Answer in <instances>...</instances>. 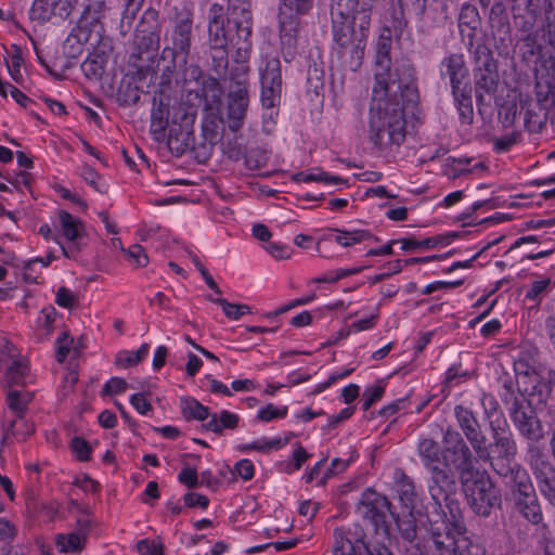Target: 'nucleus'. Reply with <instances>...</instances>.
<instances>
[{"mask_svg": "<svg viewBox=\"0 0 555 555\" xmlns=\"http://www.w3.org/2000/svg\"><path fill=\"white\" fill-rule=\"evenodd\" d=\"M128 387L126 379L120 377H112L103 387L102 393L104 396H112L115 393L124 392Z\"/></svg>", "mask_w": 555, "mask_h": 555, "instance_id": "obj_64", "label": "nucleus"}, {"mask_svg": "<svg viewBox=\"0 0 555 555\" xmlns=\"http://www.w3.org/2000/svg\"><path fill=\"white\" fill-rule=\"evenodd\" d=\"M160 43V25L155 9L145 10L135 26L130 47L129 66L140 79L153 75L158 66L156 60Z\"/></svg>", "mask_w": 555, "mask_h": 555, "instance_id": "obj_5", "label": "nucleus"}, {"mask_svg": "<svg viewBox=\"0 0 555 555\" xmlns=\"http://www.w3.org/2000/svg\"><path fill=\"white\" fill-rule=\"evenodd\" d=\"M86 538L82 533L77 531L70 532L68 534H60L56 538V544L61 552H75L81 550Z\"/></svg>", "mask_w": 555, "mask_h": 555, "instance_id": "obj_43", "label": "nucleus"}, {"mask_svg": "<svg viewBox=\"0 0 555 555\" xmlns=\"http://www.w3.org/2000/svg\"><path fill=\"white\" fill-rule=\"evenodd\" d=\"M209 301L221 306L224 314L232 320H238L243 314L250 312V307L242 304H231L223 298L206 297Z\"/></svg>", "mask_w": 555, "mask_h": 555, "instance_id": "obj_42", "label": "nucleus"}, {"mask_svg": "<svg viewBox=\"0 0 555 555\" xmlns=\"http://www.w3.org/2000/svg\"><path fill=\"white\" fill-rule=\"evenodd\" d=\"M472 88L465 83L464 89L460 90V94L453 95L461 124L472 125L474 121V108L470 96Z\"/></svg>", "mask_w": 555, "mask_h": 555, "instance_id": "obj_33", "label": "nucleus"}, {"mask_svg": "<svg viewBox=\"0 0 555 555\" xmlns=\"http://www.w3.org/2000/svg\"><path fill=\"white\" fill-rule=\"evenodd\" d=\"M118 101L122 105H134L140 101V93L137 86L132 83L121 85L118 90Z\"/></svg>", "mask_w": 555, "mask_h": 555, "instance_id": "obj_53", "label": "nucleus"}, {"mask_svg": "<svg viewBox=\"0 0 555 555\" xmlns=\"http://www.w3.org/2000/svg\"><path fill=\"white\" fill-rule=\"evenodd\" d=\"M338 234L335 236V242L344 247H349L363 241L373 238V235L366 230L346 231L334 229Z\"/></svg>", "mask_w": 555, "mask_h": 555, "instance_id": "obj_40", "label": "nucleus"}, {"mask_svg": "<svg viewBox=\"0 0 555 555\" xmlns=\"http://www.w3.org/2000/svg\"><path fill=\"white\" fill-rule=\"evenodd\" d=\"M212 57V67L216 75L221 78L228 72V50L227 48H210Z\"/></svg>", "mask_w": 555, "mask_h": 555, "instance_id": "obj_50", "label": "nucleus"}, {"mask_svg": "<svg viewBox=\"0 0 555 555\" xmlns=\"http://www.w3.org/2000/svg\"><path fill=\"white\" fill-rule=\"evenodd\" d=\"M461 512L452 517V529L430 534L436 555H485L483 547L465 535Z\"/></svg>", "mask_w": 555, "mask_h": 555, "instance_id": "obj_9", "label": "nucleus"}, {"mask_svg": "<svg viewBox=\"0 0 555 555\" xmlns=\"http://www.w3.org/2000/svg\"><path fill=\"white\" fill-rule=\"evenodd\" d=\"M280 17V37L283 47L293 49L297 41L298 21L297 16L279 15Z\"/></svg>", "mask_w": 555, "mask_h": 555, "instance_id": "obj_34", "label": "nucleus"}, {"mask_svg": "<svg viewBox=\"0 0 555 555\" xmlns=\"http://www.w3.org/2000/svg\"><path fill=\"white\" fill-rule=\"evenodd\" d=\"M181 411L186 420L205 421L209 416V408L203 405L199 401L194 398H184L181 400Z\"/></svg>", "mask_w": 555, "mask_h": 555, "instance_id": "obj_37", "label": "nucleus"}, {"mask_svg": "<svg viewBox=\"0 0 555 555\" xmlns=\"http://www.w3.org/2000/svg\"><path fill=\"white\" fill-rule=\"evenodd\" d=\"M55 302L63 308L73 309L78 304L76 295L68 288L62 286L57 289Z\"/></svg>", "mask_w": 555, "mask_h": 555, "instance_id": "obj_56", "label": "nucleus"}, {"mask_svg": "<svg viewBox=\"0 0 555 555\" xmlns=\"http://www.w3.org/2000/svg\"><path fill=\"white\" fill-rule=\"evenodd\" d=\"M486 416L491 421L495 415L500 414L499 402L495 397L491 393H482L480 399Z\"/></svg>", "mask_w": 555, "mask_h": 555, "instance_id": "obj_59", "label": "nucleus"}, {"mask_svg": "<svg viewBox=\"0 0 555 555\" xmlns=\"http://www.w3.org/2000/svg\"><path fill=\"white\" fill-rule=\"evenodd\" d=\"M401 538L414 543L417 537V519L414 509H404L400 515H393Z\"/></svg>", "mask_w": 555, "mask_h": 555, "instance_id": "obj_31", "label": "nucleus"}, {"mask_svg": "<svg viewBox=\"0 0 555 555\" xmlns=\"http://www.w3.org/2000/svg\"><path fill=\"white\" fill-rule=\"evenodd\" d=\"M193 38V20L190 14L178 15L169 38V44L162 51V60H170L165 73H173L177 67L185 66Z\"/></svg>", "mask_w": 555, "mask_h": 555, "instance_id": "obj_8", "label": "nucleus"}, {"mask_svg": "<svg viewBox=\"0 0 555 555\" xmlns=\"http://www.w3.org/2000/svg\"><path fill=\"white\" fill-rule=\"evenodd\" d=\"M555 385V371L546 366L530 373L528 379L519 382L518 390L531 401L535 398L537 403L544 402Z\"/></svg>", "mask_w": 555, "mask_h": 555, "instance_id": "obj_17", "label": "nucleus"}, {"mask_svg": "<svg viewBox=\"0 0 555 555\" xmlns=\"http://www.w3.org/2000/svg\"><path fill=\"white\" fill-rule=\"evenodd\" d=\"M238 416L229 411H222L220 415L212 414L210 421L205 424V428L215 434L221 435L223 429H234L238 425Z\"/></svg>", "mask_w": 555, "mask_h": 555, "instance_id": "obj_35", "label": "nucleus"}, {"mask_svg": "<svg viewBox=\"0 0 555 555\" xmlns=\"http://www.w3.org/2000/svg\"><path fill=\"white\" fill-rule=\"evenodd\" d=\"M550 284L551 279L548 278L532 282L526 293V298L534 301L535 304H540L543 294L547 292Z\"/></svg>", "mask_w": 555, "mask_h": 555, "instance_id": "obj_54", "label": "nucleus"}, {"mask_svg": "<svg viewBox=\"0 0 555 555\" xmlns=\"http://www.w3.org/2000/svg\"><path fill=\"white\" fill-rule=\"evenodd\" d=\"M417 454L426 470L442 464V451L437 441L423 438L417 444Z\"/></svg>", "mask_w": 555, "mask_h": 555, "instance_id": "obj_29", "label": "nucleus"}, {"mask_svg": "<svg viewBox=\"0 0 555 555\" xmlns=\"http://www.w3.org/2000/svg\"><path fill=\"white\" fill-rule=\"evenodd\" d=\"M122 12L119 23V34L124 38L127 37L131 30L138 12L141 10L144 1L142 0H121Z\"/></svg>", "mask_w": 555, "mask_h": 555, "instance_id": "obj_32", "label": "nucleus"}, {"mask_svg": "<svg viewBox=\"0 0 555 555\" xmlns=\"http://www.w3.org/2000/svg\"><path fill=\"white\" fill-rule=\"evenodd\" d=\"M474 69L475 92L479 104L486 103V98H492L498 89L499 73L496 62L492 56V52L485 44H478L475 49Z\"/></svg>", "mask_w": 555, "mask_h": 555, "instance_id": "obj_11", "label": "nucleus"}, {"mask_svg": "<svg viewBox=\"0 0 555 555\" xmlns=\"http://www.w3.org/2000/svg\"><path fill=\"white\" fill-rule=\"evenodd\" d=\"M520 132L513 131L511 133L504 134L502 137H493L491 138V142L493 144L494 150L498 153H504L509 151V149L519 142Z\"/></svg>", "mask_w": 555, "mask_h": 555, "instance_id": "obj_52", "label": "nucleus"}, {"mask_svg": "<svg viewBox=\"0 0 555 555\" xmlns=\"http://www.w3.org/2000/svg\"><path fill=\"white\" fill-rule=\"evenodd\" d=\"M374 3L364 0L332 1V33L336 52L343 64L353 72L361 66L364 57Z\"/></svg>", "mask_w": 555, "mask_h": 555, "instance_id": "obj_1", "label": "nucleus"}, {"mask_svg": "<svg viewBox=\"0 0 555 555\" xmlns=\"http://www.w3.org/2000/svg\"><path fill=\"white\" fill-rule=\"evenodd\" d=\"M402 92L396 95L373 94L370 111V141L380 151H391L405 139L404 109L417 102L405 101Z\"/></svg>", "mask_w": 555, "mask_h": 555, "instance_id": "obj_2", "label": "nucleus"}, {"mask_svg": "<svg viewBox=\"0 0 555 555\" xmlns=\"http://www.w3.org/2000/svg\"><path fill=\"white\" fill-rule=\"evenodd\" d=\"M543 365L538 363L535 357L522 353L514 363L517 386L519 382L528 379L530 373L538 371Z\"/></svg>", "mask_w": 555, "mask_h": 555, "instance_id": "obj_38", "label": "nucleus"}, {"mask_svg": "<svg viewBox=\"0 0 555 555\" xmlns=\"http://www.w3.org/2000/svg\"><path fill=\"white\" fill-rule=\"evenodd\" d=\"M248 106L247 89L242 82H235L229 93L228 116L232 120L233 130L238 129Z\"/></svg>", "mask_w": 555, "mask_h": 555, "instance_id": "obj_23", "label": "nucleus"}, {"mask_svg": "<svg viewBox=\"0 0 555 555\" xmlns=\"http://www.w3.org/2000/svg\"><path fill=\"white\" fill-rule=\"evenodd\" d=\"M398 495L404 509H414L416 492L414 483L411 479L404 477L398 485Z\"/></svg>", "mask_w": 555, "mask_h": 555, "instance_id": "obj_45", "label": "nucleus"}, {"mask_svg": "<svg viewBox=\"0 0 555 555\" xmlns=\"http://www.w3.org/2000/svg\"><path fill=\"white\" fill-rule=\"evenodd\" d=\"M105 9V0H89V3L86 8V16H88L90 20H96L101 22V18L104 16Z\"/></svg>", "mask_w": 555, "mask_h": 555, "instance_id": "obj_63", "label": "nucleus"}, {"mask_svg": "<svg viewBox=\"0 0 555 555\" xmlns=\"http://www.w3.org/2000/svg\"><path fill=\"white\" fill-rule=\"evenodd\" d=\"M391 40L380 38L376 47L375 56V86L373 94L396 95L402 92L405 101L417 102L418 90L414 76V68L406 60L390 59Z\"/></svg>", "mask_w": 555, "mask_h": 555, "instance_id": "obj_4", "label": "nucleus"}, {"mask_svg": "<svg viewBox=\"0 0 555 555\" xmlns=\"http://www.w3.org/2000/svg\"><path fill=\"white\" fill-rule=\"evenodd\" d=\"M427 0H391V18L395 29H402L406 25L404 12H413L422 18L426 10Z\"/></svg>", "mask_w": 555, "mask_h": 555, "instance_id": "obj_25", "label": "nucleus"}, {"mask_svg": "<svg viewBox=\"0 0 555 555\" xmlns=\"http://www.w3.org/2000/svg\"><path fill=\"white\" fill-rule=\"evenodd\" d=\"M193 131L183 125H172L169 129L167 144L171 153L177 156L193 147Z\"/></svg>", "mask_w": 555, "mask_h": 555, "instance_id": "obj_28", "label": "nucleus"}, {"mask_svg": "<svg viewBox=\"0 0 555 555\" xmlns=\"http://www.w3.org/2000/svg\"><path fill=\"white\" fill-rule=\"evenodd\" d=\"M512 7V12L514 17L517 18L521 12H526L529 17L533 21L537 20L540 11H541V1L540 0H507Z\"/></svg>", "mask_w": 555, "mask_h": 555, "instance_id": "obj_41", "label": "nucleus"}, {"mask_svg": "<svg viewBox=\"0 0 555 555\" xmlns=\"http://www.w3.org/2000/svg\"><path fill=\"white\" fill-rule=\"evenodd\" d=\"M467 503L475 514L489 517L493 509H500L502 498L486 472H476L461 480Z\"/></svg>", "mask_w": 555, "mask_h": 555, "instance_id": "obj_7", "label": "nucleus"}, {"mask_svg": "<svg viewBox=\"0 0 555 555\" xmlns=\"http://www.w3.org/2000/svg\"><path fill=\"white\" fill-rule=\"evenodd\" d=\"M121 250L129 256V258L133 259L137 267H145L149 263V257L145 254L144 248L139 245L134 244L128 249L121 248Z\"/></svg>", "mask_w": 555, "mask_h": 555, "instance_id": "obj_58", "label": "nucleus"}, {"mask_svg": "<svg viewBox=\"0 0 555 555\" xmlns=\"http://www.w3.org/2000/svg\"><path fill=\"white\" fill-rule=\"evenodd\" d=\"M31 399L33 395L25 390L11 389L8 392V405L13 416L12 418L7 417L3 423L4 440H9L11 437L24 440L34 431V425L24 420V414Z\"/></svg>", "mask_w": 555, "mask_h": 555, "instance_id": "obj_13", "label": "nucleus"}, {"mask_svg": "<svg viewBox=\"0 0 555 555\" xmlns=\"http://www.w3.org/2000/svg\"><path fill=\"white\" fill-rule=\"evenodd\" d=\"M72 30L76 35H81L82 41L92 47L100 44L104 34L103 24L96 20H90L88 16H83Z\"/></svg>", "mask_w": 555, "mask_h": 555, "instance_id": "obj_30", "label": "nucleus"}, {"mask_svg": "<svg viewBox=\"0 0 555 555\" xmlns=\"http://www.w3.org/2000/svg\"><path fill=\"white\" fill-rule=\"evenodd\" d=\"M440 73L442 77H449L452 94H460V90L464 89L465 86L463 81L468 75L463 54L454 53L446 56L441 61Z\"/></svg>", "mask_w": 555, "mask_h": 555, "instance_id": "obj_21", "label": "nucleus"}, {"mask_svg": "<svg viewBox=\"0 0 555 555\" xmlns=\"http://www.w3.org/2000/svg\"><path fill=\"white\" fill-rule=\"evenodd\" d=\"M81 35H76L73 30L67 36L63 43V52L66 57L77 59L83 52V47L87 44L82 41Z\"/></svg>", "mask_w": 555, "mask_h": 555, "instance_id": "obj_48", "label": "nucleus"}, {"mask_svg": "<svg viewBox=\"0 0 555 555\" xmlns=\"http://www.w3.org/2000/svg\"><path fill=\"white\" fill-rule=\"evenodd\" d=\"M83 74L90 79H99L104 73V61L100 56L88 57L81 64Z\"/></svg>", "mask_w": 555, "mask_h": 555, "instance_id": "obj_51", "label": "nucleus"}, {"mask_svg": "<svg viewBox=\"0 0 555 555\" xmlns=\"http://www.w3.org/2000/svg\"><path fill=\"white\" fill-rule=\"evenodd\" d=\"M293 180L297 182H326V183H340L343 180L339 177H332L324 171L318 173L300 171L293 176Z\"/></svg>", "mask_w": 555, "mask_h": 555, "instance_id": "obj_49", "label": "nucleus"}, {"mask_svg": "<svg viewBox=\"0 0 555 555\" xmlns=\"http://www.w3.org/2000/svg\"><path fill=\"white\" fill-rule=\"evenodd\" d=\"M208 42L209 48H228L229 43L236 46V34H231V28L225 29L223 20V7L214 3L208 14Z\"/></svg>", "mask_w": 555, "mask_h": 555, "instance_id": "obj_20", "label": "nucleus"}, {"mask_svg": "<svg viewBox=\"0 0 555 555\" xmlns=\"http://www.w3.org/2000/svg\"><path fill=\"white\" fill-rule=\"evenodd\" d=\"M524 106L518 107V104L515 102H504L499 108V120L503 125L504 128L513 127L516 124V119L518 114L521 113Z\"/></svg>", "mask_w": 555, "mask_h": 555, "instance_id": "obj_46", "label": "nucleus"}, {"mask_svg": "<svg viewBox=\"0 0 555 555\" xmlns=\"http://www.w3.org/2000/svg\"><path fill=\"white\" fill-rule=\"evenodd\" d=\"M508 414L516 429L529 440V443L537 444V442L544 439L543 425L532 411L528 412L525 408L519 409L514 401V408L508 409Z\"/></svg>", "mask_w": 555, "mask_h": 555, "instance_id": "obj_19", "label": "nucleus"}, {"mask_svg": "<svg viewBox=\"0 0 555 555\" xmlns=\"http://www.w3.org/2000/svg\"><path fill=\"white\" fill-rule=\"evenodd\" d=\"M227 21L229 26L235 28L237 50L247 52L251 47L249 38L253 25L249 0H229Z\"/></svg>", "mask_w": 555, "mask_h": 555, "instance_id": "obj_14", "label": "nucleus"}, {"mask_svg": "<svg viewBox=\"0 0 555 555\" xmlns=\"http://www.w3.org/2000/svg\"><path fill=\"white\" fill-rule=\"evenodd\" d=\"M72 506L75 507L77 511L81 513V516L77 519V532L82 533V535L86 538L91 524L92 519L90 517V512L88 507L79 505L77 502L72 501Z\"/></svg>", "mask_w": 555, "mask_h": 555, "instance_id": "obj_55", "label": "nucleus"}, {"mask_svg": "<svg viewBox=\"0 0 555 555\" xmlns=\"http://www.w3.org/2000/svg\"><path fill=\"white\" fill-rule=\"evenodd\" d=\"M488 457L480 459L490 462L494 473L502 478L507 488L506 499L509 500L515 509L532 524L542 520V512L535 493V489L528 472L516 463L515 460L491 457L487 447Z\"/></svg>", "mask_w": 555, "mask_h": 555, "instance_id": "obj_3", "label": "nucleus"}, {"mask_svg": "<svg viewBox=\"0 0 555 555\" xmlns=\"http://www.w3.org/2000/svg\"><path fill=\"white\" fill-rule=\"evenodd\" d=\"M287 414V408L283 406L281 409L275 408L272 403L268 404L266 408L258 412V420L261 422H270L274 418L284 417Z\"/></svg>", "mask_w": 555, "mask_h": 555, "instance_id": "obj_60", "label": "nucleus"}, {"mask_svg": "<svg viewBox=\"0 0 555 555\" xmlns=\"http://www.w3.org/2000/svg\"><path fill=\"white\" fill-rule=\"evenodd\" d=\"M429 478L427 482L428 491L433 501H443L452 517L461 512L460 503L454 499L456 493V480L452 468L444 464L427 470Z\"/></svg>", "mask_w": 555, "mask_h": 555, "instance_id": "obj_12", "label": "nucleus"}, {"mask_svg": "<svg viewBox=\"0 0 555 555\" xmlns=\"http://www.w3.org/2000/svg\"><path fill=\"white\" fill-rule=\"evenodd\" d=\"M27 366L22 362H14L7 372L8 383L20 385L23 383Z\"/></svg>", "mask_w": 555, "mask_h": 555, "instance_id": "obj_62", "label": "nucleus"}, {"mask_svg": "<svg viewBox=\"0 0 555 555\" xmlns=\"http://www.w3.org/2000/svg\"><path fill=\"white\" fill-rule=\"evenodd\" d=\"M443 501H433L426 506V519L428 524L429 534L452 529V515L449 513V517L443 508Z\"/></svg>", "mask_w": 555, "mask_h": 555, "instance_id": "obj_26", "label": "nucleus"}, {"mask_svg": "<svg viewBox=\"0 0 555 555\" xmlns=\"http://www.w3.org/2000/svg\"><path fill=\"white\" fill-rule=\"evenodd\" d=\"M282 92L281 63L278 59L267 62L261 72V103L267 108L280 104Z\"/></svg>", "mask_w": 555, "mask_h": 555, "instance_id": "obj_18", "label": "nucleus"}, {"mask_svg": "<svg viewBox=\"0 0 555 555\" xmlns=\"http://www.w3.org/2000/svg\"><path fill=\"white\" fill-rule=\"evenodd\" d=\"M385 388L380 385L367 388L363 392V404L362 409L367 411L374 402L379 400L384 395Z\"/></svg>", "mask_w": 555, "mask_h": 555, "instance_id": "obj_61", "label": "nucleus"}, {"mask_svg": "<svg viewBox=\"0 0 555 555\" xmlns=\"http://www.w3.org/2000/svg\"><path fill=\"white\" fill-rule=\"evenodd\" d=\"M526 459L537 479L538 486L555 477L554 465L539 446L529 443Z\"/></svg>", "mask_w": 555, "mask_h": 555, "instance_id": "obj_22", "label": "nucleus"}, {"mask_svg": "<svg viewBox=\"0 0 555 555\" xmlns=\"http://www.w3.org/2000/svg\"><path fill=\"white\" fill-rule=\"evenodd\" d=\"M169 119V104L162 98L153 99V108L151 114V133L156 141H164Z\"/></svg>", "mask_w": 555, "mask_h": 555, "instance_id": "obj_27", "label": "nucleus"}, {"mask_svg": "<svg viewBox=\"0 0 555 555\" xmlns=\"http://www.w3.org/2000/svg\"><path fill=\"white\" fill-rule=\"evenodd\" d=\"M311 7L312 0H283L280 12L285 16H298L306 14Z\"/></svg>", "mask_w": 555, "mask_h": 555, "instance_id": "obj_47", "label": "nucleus"}, {"mask_svg": "<svg viewBox=\"0 0 555 555\" xmlns=\"http://www.w3.org/2000/svg\"><path fill=\"white\" fill-rule=\"evenodd\" d=\"M489 425L492 431L493 442L487 446L491 452V457L515 460L517 448L514 439L509 436L501 435V427L499 424L495 425V421H491Z\"/></svg>", "mask_w": 555, "mask_h": 555, "instance_id": "obj_24", "label": "nucleus"}, {"mask_svg": "<svg viewBox=\"0 0 555 555\" xmlns=\"http://www.w3.org/2000/svg\"><path fill=\"white\" fill-rule=\"evenodd\" d=\"M442 442L444 444L442 464L454 468L459 474L460 481L477 472L474 468L473 451L459 431L450 427L447 428Z\"/></svg>", "mask_w": 555, "mask_h": 555, "instance_id": "obj_10", "label": "nucleus"}, {"mask_svg": "<svg viewBox=\"0 0 555 555\" xmlns=\"http://www.w3.org/2000/svg\"><path fill=\"white\" fill-rule=\"evenodd\" d=\"M53 5V0H35L31 13L43 21L48 20L51 15H54Z\"/></svg>", "mask_w": 555, "mask_h": 555, "instance_id": "obj_57", "label": "nucleus"}, {"mask_svg": "<svg viewBox=\"0 0 555 555\" xmlns=\"http://www.w3.org/2000/svg\"><path fill=\"white\" fill-rule=\"evenodd\" d=\"M150 346L147 344H142L140 348L134 351H121L117 354L115 363L120 366H131L137 365L142 361L143 358L149 353Z\"/></svg>", "mask_w": 555, "mask_h": 555, "instance_id": "obj_44", "label": "nucleus"}, {"mask_svg": "<svg viewBox=\"0 0 555 555\" xmlns=\"http://www.w3.org/2000/svg\"><path fill=\"white\" fill-rule=\"evenodd\" d=\"M489 21L492 29L502 34L501 40L504 41L507 33V15L505 5L502 2L494 3L490 9Z\"/></svg>", "mask_w": 555, "mask_h": 555, "instance_id": "obj_39", "label": "nucleus"}, {"mask_svg": "<svg viewBox=\"0 0 555 555\" xmlns=\"http://www.w3.org/2000/svg\"><path fill=\"white\" fill-rule=\"evenodd\" d=\"M376 535L370 537L359 525L336 528L333 532L334 555H393L385 542Z\"/></svg>", "mask_w": 555, "mask_h": 555, "instance_id": "obj_6", "label": "nucleus"}, {"mask_svg": "<svg viewBox=\"0 0 555 555\" xmlns=\"http://www.w3.org/2000/svg\"><path fill=\"white\" fill-rule=\"evenodd\" d=\"M456 422L478 459H487V438L474 413L462 405L454 408Z\"/></svg>", "mask_w": 555, "mask_h": 555, "instance_id": "obj_15", "label": "nucleus"}, {"mask_svg": "<svg viewBox=\"0 0 555 555\" xmlns=\"http://www.w3.org/2000/svg\"><path fill=\"white\" fill-rule=\"evenodd\" d=\"M63 235L70 242L81 237L83 233L82 222L69 212L62 210L59 215Z\"/></svg>", "mask_w": 555, "mask_h": 555, "instance_id": "obj_36", "label": "nucleus"}, {"mask_svg": "<svg viewBox=\"0 0 555 555\" xmlns=\"http://www.w3.org/2000/svg\"><path fill=\"white\" fill-rule=\"evenodd\" d=\"M359 512L377 529L383 528L385 535L387 534V518L388 515L393 516V513L390 509V502L386 496L373 490L364 491L360 501Z\"/></svg>", "mask_w": 555, "mask_h": 555, "instance_id": "obj_16", "label": "nucleus"}]
</instances>
